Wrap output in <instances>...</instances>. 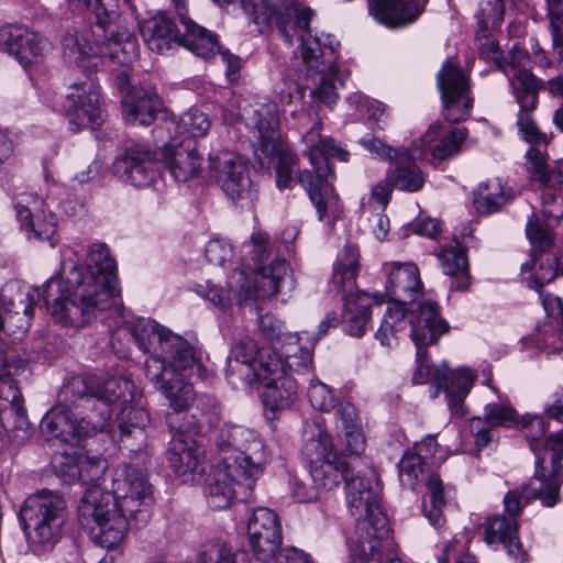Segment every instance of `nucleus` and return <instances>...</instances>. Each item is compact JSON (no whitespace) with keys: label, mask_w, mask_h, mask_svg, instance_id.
I'll list each match as a JSON object with an SVG mask.
<instances>
[{"label":"nucleus","mask_w":563,"mask_h":563,"mask_svg":"<svg viewBox=\"0 0 563 563\" xmlns=\"http://www.w3.org/2000/svg\"><path fill=\"white\" fill-rule=\"evenodd\" d=\"M120 294L115 261L107 244L97 242L91 244L86 264L70 268L65 285L58 278H51L42 296L57 322L81 328L99 312L118 307Z\"/></svg>","instance_id":"obj_1"},{"label":"nucleus","mask_w":563,"mask_h":563,"mask_svg":"<svg viewBox=\"0 0 563 563\" xmlns=\"http://www.w3.org/2000/svg\"><path fill=\"white\" fill-rule=\"evenodd\" d=\"M322 122L319 117L313 125L302 136L306 145L303 151L308 156L312 169L299 170L298 157L287 151L278 153L276 165V184L279 189H290L298 183L306 189L309 198L317 209L318 219L325 217L335 219L340 211L339 196L333 187L334 173L329 158L336 157L341 162H347L350 153L335 143L332 137H322L320 131Z\"/></svg>","instance_id":"obj_2"},{"label":"nucleus","mask_w":563,"mask_h":563,"mask_svg":"<svg viewBox=\"0 0 563 563\" xmlns=\"http://www.w3.org/2000/svg\"><path fill=\"white\" fill-rule=\"evenodd\" d=\"M345 493L349 511L355 519L350 549L358 556L374 558L379 549L391 545L388 519L382 510L378 495L371 479L362 476L349 481Z\"/></svg>","instance_id":"obj_3"},{"label":"nucleus","mask_w":563,"mask_h":563,"mask_svg":"<svg viewBox=\"0 0 563 563\" xmlns=\"http://www.w3.org/2000/svg\"><path fill=\"white\" fill-rule=\"evenodd\" d=\"M128 516L114 495L97 485L86 489L78 507L80 525L89 529L95 544L108 551H118L125 540Z\"/></svg>","instance_id":"obj_4"},{"label":"nucleus","mask_w":563,"mask_h":563,"mask_svg":"<svg viewBox=\"0 0 563 563\" xmlns=\"http://www.w3.org/2000/svg\"><path fill=\"white\" fill-rule=\"evenodd\" d=\"M19 518L30 547L34 551L52 549L62 536L66 520V503L49 490L29 496L19 511Z\"/></svg>","instance_id":"obj_5"},{"label":"nucleus","mask_w":563,"mask_h":563,"mask_svg":"<svg viewBox=\"0 0 563 563\" xmlns=\"http://www.w3.org/2000/svg\"><path fill=\"white\" fill-rule=\"evenodd\" d=\"M438 444L433 437H428L419 445L417 452L407 451L398 463L399 479L402 486L413 489L423 483L429 489L430 508L424 503V514L430 523L439 527L443 523L442 508L445 504L443 484L431 465H439L442 457H437Z\"/></svg>","instance_id":"obj_6"},{"label":"nucleus","mask_w":563,"mask_h":563,"mask_svg":"<svg viewBox=\"0 0 563 563\" xmlns=\"http://www.w3.org/2000/svg\"><path fill=\"white\" fill-rule=\"evenodd\" d=\"M358 257V249L346 245L339 253L332 274V285L342 294L345 301L343 327L350 335L356 338L365 333L373 303L368 294L356 290Z\"/></svg>","instance_id":"obj_7"},{"label":"nucleus","mask_w":563,"mask_h":563,"mask_svg":"<svg viewBox=\"0 0 563 563\" xmlns=\"http://www.w3.org/2000/svg\"><path fill=\"white\" fill-rule=\"evenodd\" d=\"M327 41L318 36L301 35L300 59L296 67L305 74L307 78L320 75L318 86L311 90L310 97L313 101L332 107L339 99L336 77V66L332 55L334 54L333 41L327 35Z\"/></svg>","instance_id":"obj_8"},{"label":"nucleus","mask_w":563,"mask_h":563,"mask_svg":"<svg viewBox=\"0 0 563 563\" xmlns=\"http://www.w3.org/2000/svg\"><path fill=\"white\" fill-rule=\"evenodd\" d=\"M238 4L247 13L258 26L271 25L275 21L285 42L292 45L294 37L311 35L309 23L314 12L298 0H243Z\"/></svg>","instance_id":"obj_9"},{"label":"nucleus","mask_w":563,"mask_h":563,"mask_svg":"<svg viewBox=\"0 0 563 563\" xmlns=\"http://www.w3.org/2000/svg\"><path fill=\"white\" fill-rule=\"evenodd\" d=\"M280 369L276 352L260 349L249 334L235 340L227 357L225 377L234 388L251 386L256 377H266Z\"/></svg>","instance_id":"obj_10"},{"label":"nucleus","mask_w":563,"mask_h":563,"mask_svg":"<svg viewBox=\"0 0 563 563\" xmlns=\"http://www.w3.org/2000/svg\"><path fill=\"white\" fill-rule=\"evenodd\" d=\"M214 445L223 454L222 460L240 461L250 476H261L268 454L261 435L241 424L224 423L214 437Z\"/></svg>","instance_id":"obj_11"},{"label":"nucleus","mask_w":563,"mask_h":563,"mask_svg":"<svg viewBox=\"0 0 563 563\" xmlns=\"http://www.w3.org/2000/svg\"><path fill=\"white\" fill-rule=\"evenodd\" d=\"M258 477H251L240 461L222 460L206 479L205 494L209 506L222 510L229 508L234 499L249 500Z\"/></svg>","instance_id":"obj_12"},{"label":"nucleus","mask_w":563,"mask_h":563,"mask_svg":"<svg viewBox=\"0 0 563 563\" xmlns=\"http://www.w3.org/2000/svg\"><path fill=\"white\" fill-rule=\"evenodd\" d=\"M310 467L313 483L321 489L331 490L341 482L352 481L355 476L344 457L333 450L331 437L319 432L318 437L309 439L302 450Z\"/></svg>","instance_id":"obj_13"},{"label":"nucleus","mask_w":563,"mask_h":563,"mask_svg":"<svg viewBox=\"0 0 563 563\" xmlns=\"http://www.w3.org/2000/svg\"><path fill=\"white\" fill-rule=\"evenodd\" d=\"M150 380H159L168 375H181L188 371L200 373L202 368L201 353L189 341L169 331L154 356H150L144 364Z\"/></svg>","instance_id":"obj_14"},{"label":"nucleus","mask_w":563,"mask_h":563,"mask_svg":"<svg viewBox=\"0 0 563 563\" xmlns=\"http://www.w3.org/2000/svg\"><path fill=\"white\" fill-rule=\"evenodd\" d=\"M437 84L444 119L451 123L466 120L473 107V98L470 96V78L461 67L446 59L437 75Z\"/></svg>","instance_id":"obj_15"},{"label":"nucleus","mask_w":563,"mask_h":563,"mask_svg":"<svg viewBox=\"0 0 563 563\" xmlns=\"http://www.w3.org/2000/svg\"><path fill=\"white\" fill-rule=\"evenodd\" d=\"M210 166L217 183L231 200L241 202V206L253 203L256 190L247 165L240 156L223 152L211 158Z\"/></svg>","instance_id":"obj_16"},{"label":"nucleus","mask_w":563,"mask_h":563,"mask_svg":"<svg viewBox=\"0 0 563 563\" xmlns=\"http://www.w3.org/2000/svg\"><path fill=\"white\" fill-rule=\"evenodd\" d=\"M249 544L253 556L264 563L277 561L282 549V526L277 515L269 508H256L247 522Z\"/></svg>","instance_id":"obj_17"},{"label":"nucleus","mask_w":563,"mask_h":563,"mask_svg":"<svg viewBox=\"0 0 563 563\" xmlns=\"http://www.w3.org/2000/svg\"><path fill=\"white\" fill-rule=\"evenodd\" d=\"M0 423L16 445L24 444L31 438V424L22 394L8 374L0 376Z\"/></svg>","instance_id":"obj_18"},{"label":"nucleus","mask_w":563,"mask_h":563,"mask_svg":"<svg viewBox=\"0 0 563 563\" xmlns=\"http://www.w3.org/2000/svg\"><path fill=\"white\" fill-rule=\"evenodd\" d=\"M224 120L233 123L243 120L245 124L258 133V146L265 157L273 156L278 148L279 118L275 103L247 104L243 110L231 112Z\"/></svg>","instance_id":"obj_19"},{"label":"nucleus","mask_w":563,"mask_h":563,"mask_svg":"<svg viewBox=\"0 0 563 563\" xmlns=\"http://www.w3.org/2000/svg\"><path fill=\"white\" fill-rule=\"evenodd\" d=\"M271 239L266 232L254 231L251 236V254L253 269L257 273L256 287L262 297L275 296L280 290V284L288 273L289 266L285 260H275L268 266L264 262L269 257Z\"/></svg>","instance_id":"obj_20"},{"label":"nucleus","mask_w":563,"mask_h":563,"mask_svg":"<svg viewBox=\"0 0 563 563\" xmlns=\"http://www.w3.org/2000/svg\"><path fill=\"white\" fill-rule=\"evenodd\" d=\"M113 487L114 490L110 493L132 518L136 517V514H142V507H147L152 500V485L137 466L129 464L120 468Z\"/></svg>","instance_id":"obj_21"},{"label":"nucleus","mask_w":563,"mask_h":563,"mask_svg":"<svg viewBox=\"0 0 563 563\" xmlns=\"http://www.w3.org/2000/svg\"><path fill=\"white\" fill-rule=\"evenodd\" d=\"M63 108L76 118L70 121L73 131L88 124L92 128L100 125L103 110L99 87L92 80L71 85Z\"/></svg>","instance_id":"obj_22"},{"label":"nucleus","mask_w":563,"mask_h":563,"mask_svg":"<svg viewBox=\"0 0 563 563\" xmlns=\"http://www.w3.org/2000/svg\"><path fill=\"white\" fill-rule=\"evenodd\" d=\"M155 156L146 145L132 143L115 158L114 174L135 187H146L157 175Z\"/></svg>","instance_id":"obj_23"},{"label":"nucleus","mask_w":563,"mask_h":563,"mask_svg":"<svg viewBox=\"0 0 563 563\" xmlns=\"http://www.w3.org/2000/svg\"><path fill=\"white\" fill-rule=\"evenodd\" d=\"M178 139V136H165L164 142L156 141V143L173 177L178 181H187L200 170L201 157L197 153L195 140Z\"/></svg>","instance_id":"obj_24"},{"label":"nucleus","mask_w":563,"mask_h":563,"mask_svg":"<svg viewBox=\"0 0 563 563\" xmlns=\"http://www.w3.org/2000/svg\"><path fill=\"white\" fill-rule=\"evenodd\" d=\"M384 271L387 274L386 296L393 301L391 306L406 309L423 294V283L416 264L389 263L384 265Z\"/></svg>","instance_id":"obj_25"},{"label":"nucleus","mask_w":563,"mask_h":563,"mask_svg":"<svg viewBox=\"0 0 563 563\" xmlns=\"http://www.w3.org/2000/svg\"><path fill=\"white\" fill-rule=\"evenodd\" d=\"M411 325L410 336L416 346L435 343L449 331L448 322L440 316L439 306L431 300L419 302L416 308L406 307V320Z\"/></svg>","instance_id":"obj_26"},{"label":"nucleus","mask_w":563,"mask_h":563,"mask_svg":"<svg viewBox=\"0 0 563 563\" xmlns=\"http://www.w3.org/2000/svg\"><path fill=\"white\" fill-rule=\"evenodd\" d=\"M47 46L45 38L26 26L9 24L0 30V48L13 55L24 67L36 63Z\"/></svg>","instance_id":"obj_27"},{"label":"nucleus","mask_w":563,"mask_h":563,"mask_svg":"<svg viewBox=\"0 0 563 563\" xmlns=\"http://www.w3.org/2000/svg\"><path fill=\"white\" fill-rule=\"evenodd\" d=\"M168 426L173 431L167 451V461L179 476L200 474L206 471L201 462V452L196 443L186 435L188 433L174 424L172 415L167 417Z\"/></svg>","instance_id":"obj_28"},{"label":"nucleus","mask_w":563,"mask_h":563,"mask_svg":"<svg viewBox=\"0 0 563 563\" xmlns=\"http://www.w3.org/2000/svg\"><path fill=\"white\" fill-rule=\"evenodd\" d=\"M150 421V415L144 408L123 405L117 417L118 430L114 431L120 446L131 453L142 452L146 446L145 429Z\"/></svg>","instance_id":"obj_29"},{"label":"nucleus","mask_w":563,"mask_h":563,"mask_svg":"<svg viewBox=\"0 0 563 563\" xmlns=\"http://www.w3.org/2000/svg\"><path fill=\"white\" fill-rule=\"evenodd\" d=\"M254 383L262 384L263 404L272 411L288 408L295 401L300 385L296 376L285 373L282 363L278 373H267L266 377H256Z\"/></svg>","instance_id":"obj_30"},{"label":"nucleus","mask_w":563,"mask_h":563,"mask_svg":"<svg viewBox=\"0 0 563 563\" xmlns=\"http://www.w3.org/2000/svg\"><path fill=\"white\" fill-rule=\"evenodd\" d=\"M88 397L87 402L95 398L98 402L97 409L109 408L111 406H123L133 402L139 391L133 380L118 376L110 377L102 382L91 383L87 385Z\"/></svg>","instance_id":"obj_31"},{"label":"nucleus","mask_w":563,"mask_h":563,"mask_svg":"<svg viewBox=\"0 0 563 563\" xmlns=\"http://www.w3.org/2000/svg\"><path fill=\"white\" fill-rule=\"evenodd\" d=\"M211 121L208 115L196 108H190L179 119H166L153 129L156 141L164 142L165 136L196 137L206 136L210 130Z\"/></svg>","instance_id":"obj_32"},{"label":"nucleus","mask_w":563,"mask_h":563,"mask_svg":"<svg viewBox=\"0 0 563 563\" xmlns=\"http://www.w3.org/2000/svg\"><path fill=\"white\" fill-rule=\"evenodd\" d=\"M519 525L516 519L496 515L486 519L484 540L487 544H504L509 556L520 563L528 561V553L522 549L518 538Z\"/></svg>","instance_id":"obj_33"},{"label":"nucleus","mask_w":563,"mask_h":563,"mask_svg":"<svg viewBox=\"0 0 563 563\" xmlns=\"http://www.w3.org/2000/svg\"><path fill=\"white\" fill-rule=\"evenodd\" d=\"M140 33L147 47L158 54H164L174 44L180 45L183 34L164 12L143 20L140 23Z\"/></svg>","instance_id":"obj_34"},{"label":"nucleus","mask_w":563,"mask_h":563,"mask_svg":"<svg viewBox=\"0 0 563 563\" xmlns=\"http://www.w3.org/2000/svg\"><path fill=\"white\" fill-rule=\"evenodd\" d=\"M467 134L465 128L446 130L443 123L435 121L421 136V143L426 147L432 146L431 155L434 159L444 161L460 153Z\"/></svg>","instance_id":"obj_35"},{"label":"nucleus","mask_w":563,"mask_h":563,"mask_svg":"<svg viewBox=\"0 0 563 563\" xmlns=\"http://www.w3.org/2000/svg\"><path fill=\"white\" fill-rule=\"evenodd\" d=\"M161 106L153 88L134 89L122 99L123 117L132 125H150L155 120Z\"/></svg>","instance_id":"obj_36"},{"label":"nucleus","mask_w":563,"mask_h":563,"mask_svg":"<svg viewBox=\"0 0 563 563\" xmlns=\"http://www.w3.org/2000/svg\"><path fill=\"white\" fill-rule=\"evenodd\" d=\"M174 7L184 26L180 45L205 59L214 56L220 51L216 35L187 16V1H183V9Z\"/></svg>","instance_id":"obj_37"},{"label":"nucleus","mask_w":563,"mask_h":563,"mask_svg":"<svg viewBox=\"0 0 563 563\" xmlns=\"http://www.w3.org/2000/svg\"><path fill=\"white\" fill-rule=\"evenodd\" d=\"M475 375L468 369L450 371L441 366L435 369L434 382L438 388L443 389L451 409L459 416H463V400L470 393Z\"/></svg>","instance_id":"obj_38"},{"label":"nucleus","mask_w":563,"mask_h":563,"mask_svg":"<svg viewBox=\"0 0 563 563\" xmlns=\"http://www.w3.org/2000/svg\"><path fill=\"white\" fill-rule=\"evenodd\" d=\"M561 475L554 474L553 468L548 474L544 467V459L539 456L536 462L534 475L525 486L526 492L531 496V499L540 500L543 506L554 507L561 500Z\"/></svg>","instance_id":"obj_39"},{"label":"nucleus","mask_w":563,"mask_h":563,"mask_svg":"<svg viewBox=\"0 0 563 563\" xmlns=\"http://www.w3.org/2000/svg\"><path fill=\"white\" fill-rule=\"evenodd\" d=\"M391 175L395 188L406 192L420 191L426 183V175L417 165L413 154L407 148V155H399L393 163Z\"/></svg>","instance_id":"obj_40"},{"label":"nucleus","mask_w":563,"mask_h":563,"mask_svg":"<svg viewBox=\"0 0 563 563\" xmlns=\"http://www.w3.org/2000/svg\"><path fill=\"white\" fill-rule=\"evenodd\" d=\"M277 356L282 358L285 373L291 376L309 374L313 369L311 349L301 346L296 335L284 343Z\"/></svg>","instance_id":"obj_41"},{"label":"nucleus","mask_w":563,"mask_h":563,"mask_svg":"<svg viewBox=\"0 0 563 563\" xmlns=\"http://www.w3.org/2000/svg\"><path fill=\"white\" fill-rule=\"evenodd\" d=\"M507 78L520 109H536L543 81L531 69L517 71Z\"/></svg>","instance_id":"obj_42"},{"label":"nucleus","mask_w":563,"mask_h":563,"mask_svg":"<svg viewBox=\"0 0 563 563\" xmlns=\"http://www.w3.org/2000/svg\"><path fill=\"white\" fill-rule=\"evenodd\" d=\"M184 377L181 375H168L159 380H152L169 400V406L177 412L188 409L195 400L192 385L186 383Z\"/></svg>","instance_id":"obj_43"},{"label":"nucleus","mask_w":563,"mask_h":563,"mask_svg":"<svg viewBox=\"0 0 563 563\" xmlns=\"http://www.w3.org/2000/svg\"><path fill=\"white\" fill-rule=\"evenodd\" d=\"M111 418V410L109 408L97 409V405L85 417H80L77 413H71L70 421V439L76 438L82 440L90 438L98 432L107 430L109 420Z\"/></svg>","instance_id":"obj_44"},{"label":"nucleus","mask_w":563,"mask_h":563,"mask_svg":"<svg viewBox=\"0 0 563 563\" xmlns=\"http://www.w3.org/2000/svg\"><path fill=\"white\" fill-rule=\"evenodd\" d=\"M131 334L139 347L154 356L156 349H159L163 340L166 339L169 330L159 325L152 319L137 318L131 325Z\"/></svg>","instance_id":"obj_45"},{"label":"nucleus","mask_w":563,"mask_h":563,"mask_svg":"<svg viewBox=\"0 0 563 563\" xmlns=\"http://www.w3.org/2000/svg\"><path fill=\"white\" fill-rule=\"evenodd\" d=\"M73 411L65 406L53 407L41 421V432L46 441H70V421Z\"/></svg>","instance_id":"obj_46"},{"label":"nucleus","mask_w":563,"mask_h":563,"mask_svg":"<svg viewBox=\"0 0 563 563\" xmlns=\"http://www.w3.org/2000/svg\"><path fill=\"white\" fill-rule=\"evenodd\" d=\"M507 200V194L498 178L481 183L474 191V206L479 213H494L498 211Z\"/></svg>","instance_id":"obj_47"},{"label":"nucleus","mask_w":563,"mask_h":563,"mask_svg":"<svg viewBox=\"0 0 563 563\" xmlns=\"http://www.w3.org/2000/svg\"><path fill=\"white\" fill-rule=\"evenodd\" d=\"M220 406L213 398L207 397L199 400V415H191L194 422L188 426H180L188 433L200 435L208 430L216 428L220 422Z\"/></svg>","instance_id":"obj_48"},{"label":"nucleus","mask_w":563,"mask_h":563,"mask_svg":"<svg viewBox=\"0 0 563 563\" xmlns=\"http://www.w3.org/2000/svg\"><path fill=\"white\" fill-rule=\"evenodd\" d=\"M406 325V309L401 306L387 308L384 319L375 336L382 345L391 346L396 342V332Z\"/></svg>","instance_id":"obj_49"},{"label":"nucleus","mask_w":563,"mask_h":563,"mask_svg":"<svg viewBox=\"0 0 563 563\" xmlns=\"http://www.w3.org/2000/svg\"><path fill=\"white\" fill-rule=\"evenodd\" d=\"M552 48L563 63V0H544Z\"/></svg>","instance_id":"obj_50"},{"label":"nucleus","mask_w":563,"mask_h":563,"mask_svg":"<svg viewBox=\"0 0 563 563\" xmlns=\"http://www.w3.org/2000/svg\"><path fill=\"white\" fill-rule=\"evenodd\" d=\"M516 427L523 433L529 442L530 449L539 457L541 451V439L545 433V422L540 416L525 415L520 419L517 418Z\"/></svg>","instance_id":"obj_51"},{"label":"nucleus","mask_w":563,"mask_h":563,"mask_svg":"<svg viewBox=\"0 0 563 563\" xmlns=\"http://www.w3.org/2000/svg\"><path fill=\"white\" fill-rule=\"evenodd\" d=\"M106 467L107 463L101 456L81 455L78 459L77 465L69 470V475L78 476L85 484H93L103 475Z\"/></svg>","instance_id":"obj_52"},{"label":"nucleus","mask_w":563,"mask_h":563,"mask_svg":"<svg viewBox=\"0 0 563 563\" xmlns=\"http://www.w3.org/2000/svg\"><path fill=\"white\" fill-rule=\"evenodd\" d=\"M505 7L503 0H482L475 14L483 32L499 26L504 19Z\"/></svg>","instance_id":"obj_53"},{"label":"nucleus","mask_w":563,"mask_h":563,"mask_svg":"<svg viewBox=\"0 0 563 563\" xmlns=\"http://www.w3.org/2000/svg\"><path fill=\"white\" fill-rule=\"evenodd\" d=\"M441 268L444 274L452 275L468 268V261L465 250L457 243L449 245L438 254Z\"/></svg>","instance_id":"obj_54"},{"label":"nucleus","mask_w":563,"mask_h":563,"mask_svg":"<svg viewBox=\"0 0 563 563\" xmlns=\"http://www.w3.org/2000/svg\"><path fill=\"white\" fill-rule=\"evenodd\" d=\"M360 144L372 155L383 161H388L390 164H393L399 155H407L406 147H393L372 134L363 136L360 140Z\"/></svg>","instance_id":"obj_55"},{"label":"nucleus","mask_w":563,"mask_h":563,"mask_svg":"<svg viewBox=\"0 0 563 563\" xmlns=\"http://www.w3.org/2000/svg\"><path fill=\"white\" fill-rule=\"evenodd\" d=\"M42 199L35 194L22 192L14 197L13 205L21 225H33L34 214L42 207Z\"/></svg>","instance_id":"obj_56"},{"label":"nucleus","mask_w":563,"mask_h":563,"mask_svg":"<svg viewBox=\"0 0 563 563\" xmlns=\"http://www.w3.org/2000/svg\"><path fill=\"white\" fill-rule=\"evenodd\" d=\"M517 418V411L509 404L490 402L485 406L482 419L496 429L515 423Z\"/></svg>","instance_id":"obj_57"},{"label":"nucleus","mask_w":563,"mask_h":563,"mask_svg":"<svg viewBox=\"0 0 563 563\" xmlns=\"http://www.w3.org/2000/svg\"><path fill=\"white\" fill-rule=\"evenodd\" d=\"M531 57L528 51L514 46L506 56L498 62L497 68L507 77L517 71H526L530 68Z\"/></svg>","instance_id":"obj_58"},{"label":"nucleus","mask_w":563,"mask_h":563,"mask_svg":"<svg viewBox=\"0 0 563 563\" xmlns=\"http://www.w3.org/2000/svg\"><path fill=\"white\" fill-rule=\"evenodd\" d=\"M308 399L310 405L320 411L329 412L336 406L332 390L321 382H311L308 388Z\"/></svg>","instance_id":"obj_59"},{"label":"nucleus","mask_w":563,"mask_h":563,"mask_svg":"<svg viewBox=\"0 0 563 563\" xmlns=\"http://www.w3.org/2000/svg\"><path fill=\"white\" fill-rule=\"evenodd\" d=\"M533 110L534 109H520L517 120L519 131L528 143L547 144V135L539 130L531 117V111Z\"/></svg>","instance_id":"obj_60"},{"label":"nucleus","mask_w":563,"mask_h":563,"mask_svg":"<svg viewBox=\"0 0 563 563\" xmlns=\"http://www.w3.org/2000/svg\"><path fill=\"white\" fill-rule=\"evenodd\" d=\"M468 430L474 437L477 449H484L498 437L497 430L479 417L472 418L468 422Z\"/></svg>","instance_id":"obj_61"},{"label":"nucleus","mask_w":563,"mask_h":563,"mask_svg":"<svg viewBox=\"0 0 563 563\" xmlns=\"http://www.w3.org/2000/svg\"><path fill=\"white\" fill-rule=\"evenodd\" d=\"M206 256L211 264L223 266L231 261L233 249L222 239H212L206 246Z\"/></svg>","instance_id":"obj_62"},{"label":"nucleus","mask_w":563,"mask_h":563,"mask_svg":"<svg viewBox=\"0 0 563 563\" xmlns=\"http://www.w3.org/2000/svg\"><path fill=\"white\" fill-rule=\"evenodd\" d=\"M333 410L336 417V426L341 428L342 431L361 426L357 410L350 401L338 402Z\"/></svg>","instance_id":"obj_63"},{"label":"nucleus","mask_w":563,"mask_h":563,"mask_svg":"<svg viewBox=\"0 0 563 563\" xmlns=\"http://www.w3.org/2000/svg\"><path fill=\"white\" fill-rule=\"evenodd\" d=\"M541 448L552 453L551 463L554 474L563 473V430L550 434L542 443Z\"/></svg>","instance_id":"obj_64"}]
</instances>
